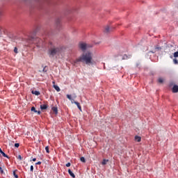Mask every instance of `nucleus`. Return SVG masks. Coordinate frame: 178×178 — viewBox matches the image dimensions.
I'll return each mask as SVG.
<instances>
[{"label": "nucleus", "instance_id": "nucleus-1", "mask_svg": "<svg viewBox=\"0 0 178 178\" xmlns=\"http://www.w3.org/2000/svg\"><path fill=\"white\" fill-rule=\"evenodd\" d=\"M78 62H82V63H86L88 66H94L99 62V59L95 54V52L87 51L83 52L74 60V63H77Z\"/></svg>", "mask_w": 178, "mask_h": 178}, {"label": "nucleus", "instance_id": "nucleus-19", "mask_svg": "<svg viewBox=\"0 0 178 178\" xmlns=\"http://www.w3.org/2000/svg\"><path fill=\"white\" fill-rule=\"evenodd\" d=\"M173 62H174L175 65H177V63H178V60L176 58L173 59Z\"/></svg>", "mask_w": 178, "mask_h": 178}, {"label": "nucleus", "instance_id": "nucleus-5", "mask_svg": "<svg viewBox=\"0 0 178 178\" xmlns=\"http://www.w3.org/2000/svg\"><path fill=\"white\" fill-rule=\"evenodd\" d=\"M67 98L68 99H70V101H71V103H72V104H74V100H73V98L72 97V95H67Z\"/></svg>", "mask_w": 178, "mask_h": 178}, {"label": "nucleus", "instance_id": "nucleus-10", "mask_svg": "<svg viewBox=\"0 0 178 178\" xmlns=\"http://www.w3.org/2000/svg\"><path fill=\"white\" fill-rule=\"evenodd\" d=\"M104 31H105V33H109L111 31V28L109 27V26H106L105 27Z\"/></svg>", "mask_w": 178, "mask_h": 178}, {"label": "nucleus", "instance_id": "nucleus-11", "mask_svg": "<svg viewBox=\"0 0 178 178\" xmlns=\"http://www.w3.org/2000/svg\"><path fill=\"white\" fill-rule=\"evenodd\" d=\"M135 141H136L137 143H140V141H141V137L140 136H135Z\"/></svg>", "mask_w": 178, "mask_h": 178}, {"label": "nucleus", "instance_id": "nucleus-14", "mask_svg": "<svg viewBox=\"0 0 178 178\" xmlns=\"http://www.w3.org/2000/svg\"><path fill=\"white\" fill-rule=\"evenodd\" d=\"M109 162V160L108 159H104L103 161L102 162V165H106Z\"/></svg>", "mask_w": 178, "mask_h": 178}, {"label": "nucleus", "instance_id": "nucleus-18", "mask_svg": "<svg viewBox=\"0 0 178 178\" xmlns=\"http://www.w3.org/2000/svg\"><path fill=\"white\" fill-rule=\"evenodd\" d=\"M81 162L86 163V159L84 157H81Z\"/></svg>", "mask_w": 178, "mask_h": 178}, {"label": "nucleus", "instance_id": "nucleus-9", "mask_svg": "<svg viewBox=\"0 0 178 178\" xmlns=\"http://www.w3.org/2000/svg\"><path fill=\"white\" fill-rule=\"evenodd\" d=\"M0 153L3 155V156H4V158H9V156H8L6 154H5V152H3V151H2V149L1 148H0Z\"/></svg>", "mask_w": 178, "mask_h": 178}, {"label": "nucleus", "instance_id": "nucleus-26", "mask_svg": "<svg viewBox=\"0 0 178 178\" xmlns=\"http://www.w3.org/2000/svg\"><path fill=\"white\" fill-rule=\"evenodd\" d=\"M66 166H67V168H70V163H67L66 164Z\"/></svg>", "mask_w": 178, "mask_h": 178}, {"label": "nucleus", "instance_id": "nucleus-25", "mask_svg": "<svg viewBox=\"0 0 178 178\" xmlns=\"http://www.w3.org/2000/svg\"><path fill=\"white\" fill-rule=\"evenodd\" d=\"M17 159H19V161H22V158L20 155L18 156Z\"/></svg>", "mask_w": 178, "mask_h": 178}, {"label": "nucleus", "instance_id": "nucleus-8", "mask_svg": "<svg viewBox=\"0 0 178 178\" xmlns=\"http://www.w3.org/2000/svg\"><path fill=\"white\" fill-rule=\"evenodd\" d=\"M47 108H48V106H47V104L40 105V109H42V111H44V109H47Z\"/></svg>", "mask_w": 178, "mask_h": 178}, {"label": "nucleus", "instance_id": "nucleus-6", "mask_svg": "<svg viewBox=\"0 0 178 178\" xmlns=\"http://www.w3.org/2000/svg\"><path fill=\"white\" fill-rule=\"evenodd\" d=\"M74 104H75V105H76L77 108L81 112L82 110H81V106H80V103H79L77 102H74Z\"/></svg>", "mask_w": 178, "mask_h": 178}, {"label": "nucleus", "instance_id": "nucleus-13", "mask_svg": "<svg viewBox=\"0 0 178 178\" xmlns=\"http://www.w3.org/2000/svg\"><path fill=\"white\" fill-rule=\"evenodd\" d=\"M32 94L34 95H40V92L37 90H32Z\"/></svg>", "mask_w": 178, "mask_h": 178}, {"label": "nucleus", "instance_id": "nucleus-22", "mask_svg": "<svg viewBox=\"0 0 178 178\" xmlns=\"http://www.w3.org/2000/svg\"><path fill=\"white\" fill-rule=\"evenodd\" d=\"M13 175H14V177H15V178H18V177H19V176H17V175H16V172H13Z\"/></svg>", "mask_w": 178, "mask_h": 178}, {"label": "nucleus", "instance_id": "nucleus-7", "mask_svg": "<svg viewBox=\"0 0 178 178\" xmlns=\"http://www.w3.org/2000/svg\"><path fill=\"white\" fill-rule=\"evenodd\" d=\"M68 173L71 176V177H73V178L76 177V175H74V173H73V172H72L71 170H68Z\"/></svg>", "mask_w": 178, "mask_h": 178}, {"label": "nucleus", "instance_id": "nucleus-12", "mask_svg": "<svg viewBox=\"0 0 178 178\" xmlns=\"http://www.w3.org/2000/svg\"><path fill=\"white\" fill-rule=\"evenodd\" d=\"M54 88L58 92H59V91H60V88H59V86L54 85Z\"/></svg>", "mask_w": 178, "mask_h": 178}, {"label": "nucleus", "instance_id": "nucleus-20", "mask_svg": "<svg viewBox=\"0 0 178 178\" xmlns=\"http://www.w3.org/2000/svg\"><path fill=\"white\" fill-rule=\"evenodd\" d=\"M159 83H163V79L159 78Z\"/></svg>", "mask_w": 178, "mask_h": 178}, {"label": "nucleus", "instance_id": "nucleus-23", "mask_svg": "<svg viewBox=\"0 0 178 178\" xmlns=\"http://www.w3.org/2000/svg\"><path fill=\"white\" fill-rule=\"evenodd\" d=\"M14 52H15V54H17V47H15V49H14Z\"/></svg>", "mask_w": 178, "mask_h": 178}, {"label": "nucleus", "instance_id": "nucleus-31", "mask_svg": "<svg viewBox=\"0 0 178 178\" xmlns=\"http://www.w3.org/2000/svg\"><path fill=\"white\" fill-rule=\"evenodd\" d=\"M73 98H77V96L76 95H74Z\"/></svg>", "mask_w": 178, "mask_h": 178}, {"label": "nucleus", "instance_id": "nucleus-32", "mask_svg": "<svg viewBox=\"0 0 178 178\" xmlns=\"http://www.w3.org/2000/svg\"><path fill=\"white\" fill-rule=\"evenodd\" d=\"M42 72H47V70H45V67H44V68H43Z\"/></svg>", "mask_w": 178, "mask_h": 178}, {"label": "nucleus", "instance_id": "nucleus-27", "mask_svg": "<svg viewBox=\"0 0 178 178\" xmlns=\"http://www.w3.org/2000/svg\"><path fill=\"white\" fill-rule=\"evenodd\" d=\"M0 172H1V173H3V170H2V167H0Z\"/></svg>", "mask_w": 178, "mask_h": 178}, {"label": "nucleus", "instance_id": "nucleus-15", "mask_svg": "<svg viewBox=\"0 0 178 178\" xmlns=\"http://www.w3.org/2000/svg\"><path fill=\"white\" fill-rule=\"evenodd\" d=\"M52 111H53V112H54L56 113V115L58 113V108L53 107Z\"/></svg>", "mask_w": 178, "mask_h": 178}, {"label": "nucleus", "instance_id": "nucleus-24", "mask_svg": "<svg viewBox=\"0 0 178 178\" xmlns=\"http://www.w3.org/2000/svg\"><path fill=\"white\" fill-rule=\"evenodd\" d=\"M34 170V166L31 165V172H33Z\"/></svg>", "mask_w": 178, "mask_h": 178}, {"label": "nucleus", "instance_id": "nucleus-29", "mask_svg": "<svg viewBox=\"0 0 178 178\" xmlns=\"http://www.w3.org/2000/svg\"><path fill=\"white\" fill-rule=\"evenodd\" d=\"M33 162H35V161H37V159L34 158L32 159Z\"/></svg>", "mask_w": 178, "mask_h": 178}, {"label": "nucleus", "instance_id": "nucleus-28", "mask_svg": "<svg viewBox=\"0 0 178 178\" xmlns=\"http://www.w3.org/2000/svg\"><path fill=\"white\" fill-rule=\"evenodd\" d=\"M35 165H41V161H38V163H35Z\"/></svg>", "mask_w": 178, "mask_h": 178}, {"label": "nucleus", "instance_id": "nucleus-30", "mask_svg": "<svg viewBox=\"0 0 178 178\" xmlns=\"http://www.w3.org/2000/svg\"><path fill=\"white\" fill-rule=\"evenodd\" d=\"M36 113H38V115H40L41 111H37Z\"/></svg>", "mask_w": 178, "mask_h": 178}, {"label": "nucleus", "instance_id": "nucleus-17", "mask_svg": "<svg viewBox=\"0 0 178 178\" xmlns=\"http://www.w3.org/2000/svg\"><path fill=\"white\" fill-rule=\"evenodd\" d=\"M45 150H46V152H47V154H49V147L47 146V147H45Z\"/></svg>", "mask_w": 178, "mask_h": 178}, {"label": "nucleus", "instance_id": "nucleus-16", "mask_svg": "<svg viewBox=\"0 0 178 178\" xmlns=\"http://www.w3.org/2000/svg\"><path fill=\"white\" fill-rule=\"evenodd\" d=\"M31 111L32 112H35V113H37V110H35V107H32L31 109Z\"/></svg>", "mask_w": 178, "mask_h": 178}, {"label": "nucleus", "instance_id": "nucleus-4", "mask_svg": "<svg viewBox=\"0 0 178 178\" xmlns=\"http://www.w3.org/2000/svg\"><path fill=\"white\" fill-rule=\"evenodd\" d=\"M172 92H178V86L175 85L172 88Z\"/></svg>", "mask_w": 178, "mask_h": 178}, {"label": "nucleus", "instance_id": "nucleus-2", "mask_svg": "<svg viewBox=\"0 0 178 178\" xmlns=\"http://www.w3.org/2000/svg\"><path fill=\"white\" fill-rule=\"evenodd\" d=\"M60 52V48L59 47H51L48 51V54L50 56H55L56 54H59Z\"/></svg>", "mask_w": 178, "mask_h": 178}, {"label": "nucleus", "instance_id": "nucleus-21", "mask_svg": "<svg viewBox=\"0 0 178 178\" xmlns=\"http://www.w3.org/2000/svg\"><path fill=\"white\" fill-rule=\"evenodd\" d=\"M15 147L16 148H19V147H20V145H19V143H15Z\"/></svg>", "mask_w": 178, "mask_h": 178}, {"label": "nucleus", "instance_id": "nucleus-3", "mask_svg": "<svg viewBox=\"0 0 178 178\" xmlns=\"http://www.w3.org/2000/svg\"><path fill=\"white\" fill-rule=\"evenodd\" d=\"M79 47L80 49H81L82 51H86L87 48H91V47L92 46L90 44H87V43L86 42H81L79 44Z\"/></svg>", "mask_w": 178, "mask_h": 178}]
</instances>
